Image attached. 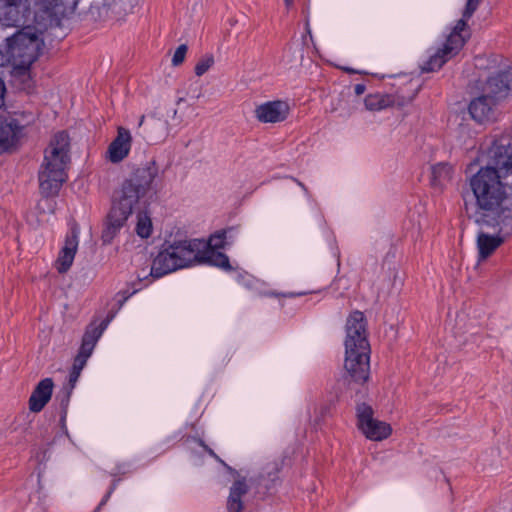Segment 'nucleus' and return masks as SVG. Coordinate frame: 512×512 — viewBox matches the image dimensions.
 I'll return each instance as SVG.
<instances>
[{
    "label": "nucleus",
    "mask_w": 512,
    "mask_h": 512,
    "mask_svg": "<svg viewBox=\"0 0 512 512\" xmlns=\"http://www.w3.org/2000/svg\"><path fill=\"white\" fill-rule=\"evenodd\" d=\"M128 217L118 210L111 208L102 231V240L105 244L113 241L120 229L124 227Z\"/></svg>",
    "instance_id": "21"
},
{
    "label": "nucleus",
    "mask_w": 512,
    "mask_h": 512,
    "mask_svg": "<svg viewBox=\"0 0 512 512\" xmlns=\"http://www.w3.org/2000/svg\"><path fill=\"white\" fill-rule=\"evenodd\" d=\"M4 93H5V85H4V82L0 79V108L4 104Z\"/></svg>",
    "instance_id": "38"
},
{
    "label": "nucleus",
    "mask_w": 512,
    "mask_h": 512,
    "mask_svg": "<svg viewBox=\"0 0 512 512\" xmlns=\"http://www.w3.org/2000/svg\"><path fill=\"white\" fill-rule=\"evenodd\" d=\"M290 106L286 101L265 102L255 109V117L262 123H277L287 119Z\"/></svg>",
    "instance_id": "14"
},
{
    "label": "nucleus",
    "mask_w": 512,
    "mask_h": 512,
    "mask_svg": "<svg viewBox=\"0 0 512 512\" xmlns=\"http://www.w3.org/2000/svg\"><path fill=\"white\" fill-rule=\"evenodd\" d=\"M119 296H121V298L117 299L118 309H120L125 303V301L129 298V295H127L126 292L119 293L117 297Z\"/></svg>",
    "instance_id": "37"
},
{
    "label": "nucleus",
    "mask_w": 512,
    "mask_h": 512,
    "mask_svg": "<svg viewBox=\"0 0 512 512\" xmlns=\"http://www.w3.org/2000/svg\"><path fill=\"white\" fill-rule=\"evenodd\" d=\"M499 235L491 236L487 233L481 232L477 237V247L479 250V259L484 260L489 257L504 241L505 237L508 235H504L498 229Z\"/></svg>",
    "instance_id": "23"
},
{
    "label": "nucleus",
    "mask_w": 512,
    "mask_h": 512,
    "mask_svg": "<svg viewBox=\"0 0 512 512\" xmlns=\"http://www.w3.org/2000/svg\"><path fill=\"white\" fill-rule=\"evenodd\" d=\"M19 133V126L14 119H0V151H4L13 145Z\"/></svg>",
    "instance_id": "24"
},
{
    "label": "nucleus",
    "mask_w": 512,
    "mask_h": 512,
    "mask_svg": "<svg viewBox=\"0 0 512 512\" xmlns=\"http://www.w3.org/2000/svg\"><path fill=\"white\" fill-rule=\"evenodd\" d=\"M497 102L481 92L480 96L470 102L469 113L477 122H484L493 116Z\"/></svg>",
    "instance_id": "20"
},
{
    "label": "nucleus",
    "mask_w": 512,
    "mask_h": 512,
    "mask_svg": "<svg viewBox=\"0 0 512 512\" xmlns=\"http://www.w3.org/2000/svg\"><path fill=\"white\" fill-rule=\"evenodd\" d=\"M501 174L490 167L481 168L470 179L476 199L475 221L499 228L504 235L512 234V196L503 184Z\"/></svg>",
    "instance_id": "1"
},
{
    "label": "nucleus",
    "mask_w": 512,
    "mask_h": 512,
    "mask_svg": "<svg viewBox=\"0 0 512 512\" xmlns=\"http://www.w3.org/2000/svg\"><path fill=\"white\" fill-rule=\"evenodd\" d=\"M152 231V223L150 218L145 214L140 212L137 216V225L136 232L142 238H147L150 236Z\"/></svg>",
    "instance_id": "31"
},
{
    "label": "nucleus",
    "mask_w": 512,
    "mask_h": 512,
    "mask_svg": "<svg viewBox=\"0 0 512 512\" xmlns=\"http://www.w3.org/2000/svg\"><path fill=\"white\" fill-rule=\"evenodd\" d=\"M487 163L485 167L495 170L504 178L512 174V143L508 136L490 140L486 149Z\"/></svg>",
    "instance_id": "7"
},
{
    "label": "nucleus",
    "mask_w": 512,
    "mask_h": 512,
    "mask_svg": "<svg viewBox=\"0 0 512 512\" xmlns=\"http://www.w3.org/2000/svg\"><path fill=\"white\" fill-rule=\"evenodd\" d=\"M79 0H50L37 3L34 22L40 29L48 30L58 26L62 18L72 14Z\"/></svg>",
    "instance_id": "6"
},
{
    "label": "nucleus",
    "mask_w": 512,
    "mask_h": 512,
    "mask_svg": "<svg viewBox=\"0 0 512 512\" xmlns=\"http://www.w3.org/2000/svg\"><path fill=\"white\" fill-rule=\"evenodd\" d=\"M296 294L290 293L288 296H295ZM298 295H302V293H299Z\"/></svg>",
    "instance_id": "42"
},
{
    "label": "nucleus",
    "mask_w": 512,
    "mask_h": 512,
    "mask_svg": "<svg viewBox=\"0 0 512 512\" xmlns=\"http://www.w3.org/2000/svg\"><path fill=\"white\" fill-rule=\"evenodd\" d=\"M457 52H446V43L442 49H439L429 60L422 66L423 72H433L442 67V65Z\"/></svg>",
    "instance_id": "28"
},
{
    "label": "nucleus",
    "mask_w": 512,
    "mask_h": 512,
    "mask_svg": "<svg viewBox=\"0 0 512 512\" xmlns=\"http://www.w3.org/2000/svg\"><path fill=\"white\" fill-rule=\"evenodd\" d=\"M53 387L51 378H45L37 384L29 398L30 411L37 413L45 407L51 399Z\"/></svg>",
    "instance_id": "19"
},
{
    "label": "nucleus",
    "mask_w": 512,
    "mask_h": 512,
    "mask_svg": "<svg viewBox=\"0 0 512 512\" xmlns=\"http://www.w3.org/2000/svg\"><path fill=\"white\" fill-rule=\"evenodd\" d=\"M365 89L366 87L363 84H356L354 87V91L358 96L362 95L365 92Z\"/></svg>",
    "instance_id": "39"
},
{
    "label": "nucleus",
    "mask_w": 512,
    "mask_h": 512,
    "mask_svg": "<svg viewBox=\"0 0 512 512\" xmlns=\"http://www.w3.org/2000/svg\"><path fill=\"white\" fill-rule=\"evenodd\" d=\"M131 140L132 138L130 132L123 127H119L117 137L108 147V159L113 163L122 161L130 151Z\"/></svg>",
    "instance_id": "18"
},
{
    "label": "nucleus",
    "mask_w": 512,
    "mask_h": 512,
    "mask_svg": "<svg viewBox=\"0 0 512 512\" xmlns=\"http://www.w3.org/2000/svg\"><path fill=\"white\" fill-rule=\"evenodd\" d=\"M345 362L346 371L343 381L365 383L369 377V354L370 345L367 333H360L352 330V326L345 324Z\"/></svg>",
    "instance_id": "5"
},
{
    "label": "nucleus",
    "mask_w": 512,
    "mask_h": 512,
    "mask_svg": "<svg viewBox=\"0 0 512 512\" xmlns=\"http://www.w3.org/2000/svg\"><path fill=\"white\" fill-rule=\"evenodd\" d=\"M72 371H74V372H79V373L81 374L82 368H81V367L76 366L75 364H73V366H72Z\"/></svg>",
    "instance_id": "40"
},
{
    "label": "nucleus",
    "mask_w": 512,
    "mask_h": 512,
    "mask_svg": "<svg viewBox=\"0 0 512 512\" xmlns=\"http://www.w3.org/2000/svg\"><path fill=\"white\" fill-rule=\"evenodd\" d=\"M113 317L114 314L109 315L105 320H103L98 325L95 323H91L84 333L80 350L92 354L97 341L99 340V338L101 337V335L103 334L104 330L107 328L109 322Z\"/></svg>",
    "instance_id": "22"
},
{
    "label": "nucleus",
    "mask_w": 512,
    "mask_h": 512,
    "mask_svg": "<svg viewBox=\"0 0 512 512\" xmlns=\"http://www.w3.org/2000/svg\"><path fill=\"white\" fill-rule=\"evenodd\" d=\"M452 178V167L447 163H438L431 167V185L441 190Z\"/></svg>",
    "instance_id": "26"
},
{
    "label": "nucleus",
    "mask_w": 512,
    "mask_h": 512,
    "mask_svg": "<svg viewBox=\"0 0 512 512\" xmlns=\"http://www.w3.org/2000/svg\"><path fill=\"white\" fill-rule=\"evenodd\" d=\"M512 90V68L491 75L481 86V92L497 103Z\"/></svg>",
    "instance_id": "11"
},
{
    "label": "nucleus",
    "mask_w": 512,
    "mask_h": 512,
    "mask_svg": "<svg viewBox=\"0 0 512 512\" xmlns=\"http://www.w3.org/2000/svg\"><path fill=\"white\" fill-rule=\"evenodd\" d=\"M79 376H80L79 372H74L71 370L70 375H69L68 386L66 387V399L67 400H68L72 390L74 389Z\"/></svg>",
    "instance_id": "34"
},
{
    "label": "nucleus",
    "mask_w": 512,
    "mask_h": 512,
    "mask_svg": "<svg viewBox=\"0 0 512 512\" xmlns=\"http://www.w3.org/2000/svg\"><path fill=\"white\" fill-rule=\"evenodd\" d=\"M395 103L394 98L391 95L386 94H369L364 99L365 108L368 111H380Z\"/></svg>",
    "instance_id": "27"
},
{
    "label": "nucleus",
    "mask_w": 512,
    "mask_h": 512,
    "mask_svg": "<svg viewBox=\"0 0 512 512\" xmlns=\"http://www.w3.org/2000/svg\"><path fill=\"white\" fill-rule=\"evenodd\" d=\"M45 31L34 22L33 26L27 25L7 38L6 53L1 55V64H11L18 73L28 71L43 50Z\"/></svg>",
    "instance_id": "3"
},
{
    "label": "nucleus",
    "mask_w": 512,
    "mask_h": 512,
    "mask_svg": "<svg viewBox=\"0 0 512 512\" xmlns=\"http://www.w3.org/2000/svg\"><path fill=\"white\" fill-rule=\"evenodd\" d=\"M227 468L233 476V482L230 486L227 499V510L228 512H243L244 497L249 491L251 480L240 471H236L231 467Z\"/></svg>",
    "instance_id": "12"
},
{
    "label": "nucleus",
    "mask_w": 512,
    "mask_h": 512,
    "mask_svg": "<svg viewBox=\"0 0 512 512\" xmlns=\"http://www.w3.org/2000/svg\"><path fill=\"white\" fill-rule=\"evenodd\" d=\"M221 246V235L212 237L209 243L206 242V248L201 251L198 264L206 263L229 270L231 267L228 257L215 249Z\"/></svg>",
    "instance_id": "16"
},
{
    "label": "nucleus",
    "mask_w": 512,
    "mask_h": 512,
    "mask_svg": "<svg viewBox=\"0 0 512 512\" xmlns=\"http://www.w3.org/2000/svg\"><path fill=\"white\" fill-rule=\"evenodd\" d=\"M136 4L137 0H113L111 10L118 19H122L126 15L132 13Z\"/></svg>",
    "instance_id": "29"
},
{
    "label": "nucleus",
    "mask_w": 512,
    "mask_h": 512,
    "mask_svg": "<svg viewBox=\"0 0 512 512\" xmlns=\"http://www.w3.org/2000/svg\"><path fill=\"white\" fill-rule=\"evenodd\" d=\"M181 266L177 261L175 252H172L169 246L158 253L152 263L151 276L160 278L168 273H171Z\"/></svg>",
    "instance_id": "17"
},
{
    "label": "nucleus",
    "mask_w": 512,
    "mask_h": 512,
    "mask_svg": "<svg viewBox=\"0 0 512 512\" xmlns=\"http://www.w3.org/2000/svg\"><path fill=\"white\" fill-rule=\"evenodd\" d=\"M31 0H0V23L16 26L30 13Z\"/></svg>",
    "instance_id": "13"
},
{
    "label": "nucleus",
    "mask_w": 512,
    "mask_h": 512,
    "mask_svg": "<svg viewBox=\"0 0 512 512\" xmlns=\"http://www.w3.org/2000/svg\"><path fill=\"white\" fill-rule=\"evenodd\" d=\"M480 0H467L465 7V16H472L475 10L477 9Z\"/></svg>",
    "instance_id": "36"
},
{
    "label": "nucleus",
    "mask_w": 512,
    "mask_h": 512,
    "mask_svg": "<svg viewBox=\"0 0 512 512\" xmlns=\"http://www.w3.org/2000/svg\"><path fill=\"white\" fill-rule=\"evenodd\" d=\"M471 16L466 17L465 11L463 12L462 18L457 22L453 31L446 40V52H458L463 46L465 39L461 35V32L466 28V23Z\"/></svg>",
    "instance_id": "25"
},
{
    "label": "nucleus",
    "mask_w": 512,
    "mask_h": 512,
    "mask_svg": "<svg viewBox=\"0 0 512 512\" xmlns=\"http://www.w3.org/2000/svg\"><path fill=\"white\" fill-rule=\"evenodd\" d=\"M90 353L79 350L77 356L74 359V363L76 366L81 367L82 369L86 365L87 359L90 357Z\"/></svg>",
    "instance_id": "35"
},
{
    "label": "nucleus",
    "mask_w": 512,
    "mask_h": 512,
    "mask_svg": "<svg viewBox=\"0 0 512 512\" xmlns=\"http://www.w3.org/2000/svg\"><path fill=\"white\" fill-rule=\"evenodd\" d=\"M285 5L289 8L293 4V0H284Z\"/></svg>",
    "instance_id": "41"
},
{
    "label": "nucleus",
    "mask_w": 512,
    "mask_h": 512,
    "mask_svg": "<svg viewBox=\"0 0 512 512\" xmlns=\"http://www.w3.org/2000/svg\"><path fill=\"white\" fill-rule=\"evenodd\" d=\"M175 252L181 268L199 263L201 251L206 248V242L200 239L174 241L168 245Z\"/></svg>",
    "instance_id": "10"
},
{
    "label": "nucleus",
    "mask_w": 512,
    "mask_h": 512,
    "mask_svg": "<svg viewBox=\"0 0 512 512\" xmlns=\"http://www.w3.org/2000/svg\"><path fill=\"white\" fill-rule=\"evenodd\" d=\"M357 418L359 429L370 440L381 441L392 432L388 423L373 418V409L365 403L357 406Z\"/></svg>",
    "instance_id": "8"
},
{
    "label": "nucleus",
    "mask_w": 512,
    "mask_h": 512,
    "mask_svg": "<svg viewBox=\"0 0 512 512\" xmlns=\"http://www.w3.org/2000/svg\"><path fill=\"white\" fill-rule=\"evenodd\" d=\"M69 147V137L62 131L54 135L45 150L39 170V187L43 195H56L66 181V168L70 163Z\"/></svg>",
    "instance_id": "2"
},
{
    "label": "nucleus",
    "mask_w": 512,
    "mask_h": 512,
    "mask_svg": "<svg viewBox=\"0 0 512 512\" xmlns=\"http://www.w3.org/2000/svg\"><path fill=\"white\" fill-rule=\"evenodd\" d=\"M78 234V227H72L71 233L66 236L64 245L61 248L55 261V268L61 274L66 273L73 264L79 244Z\"/></svg>",
    "instance_id": "15"
},
{
    "label": "nucleus",
    "mask_w": 512,
    "mask_h": 512,
    "mask_svg": "<svg viewBox=\"0 0 512 512\" xmlns=\"http://www.w3.org/2000/svg\"><path fill=\"white\" fill-rule=\"evenodd\" d=\"M138 128L140 134L149 142L162 140L168 133V121L160 110L154 109L140 117Z\"/></svg>",
    "instance_id": "9"
},
{
    "label": "nucleus",
    "mask_w": 512,
    "mask_h": 512,
    "mask_svg": "<svg viewBox=\"0 0 512 512\" xmlns=\"http://www.w3.org/2000/svg\"><path fill=\"white\" fill-rule=\"evenodd\" d=\"M157 175L158 168L154 162H148L145 166L137 168L122 184L112 208L129 217L134 210L144 207Z\"/></svg>",
    "instance_id": "4"
},
{
    "label": "nucleus",
    "mask_w": 512,
    "mask_h": 512,
    "mask_svg": "<svg viewBox=\"0 0 512 512\" xmlns=\"http://www.w3.org/2000/svg\"><path fill=\"white\" fill-rule=\"evenodd\" d=\"M346 323L352 326L353 331L367 333V321L363 312L361 311L356 310L352 312L348 316Z\"/></svg>",
    "instance_id": "30"
},
{
    "label": "nucleus",
    "mask_w": 512,
    "mask_h": 512,
    "mask_svg": "<svg viewBox=\"0 0 512 512\" xmlns=\"http://www.w3.org/2000/svg\"><path fill=\"white\" fill-rule=\"evenodd\" d=\"M188 47L185 44L180 45L176 51L174 52V55L172 57V65L173 66H179L183 63L186 53H187Z\"/></svg>",
    "instance_id": "33"
},
{
    "label": "nucleus",
    "mask_w": 512,
    "mask_h": 512,
    "mask_svg": "<svg viewBox=\"0 0 512 512\" xmlns=\"http://www.w3.org/2000/svg\"><path fill=\"white\" fill-rule=\"evenodd\" d=\"M214 62V56L212 54L203 56L195 66V74L197 76H202L214 65Z\"/></svg>",
    "instance_id": "32"
}]
</instances>
